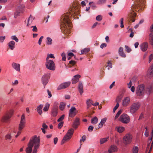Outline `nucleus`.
<instances>
[{
  "mask_svg": "<svg viewBox=\"0 0 153 153\" xmlns=\"http://www.w3.org/2000/svg\"><path fill=\"white\" fill-rule=\"evenodd\" d=\"M40 144V139L39 137L34 135L30 139L28 144V147L26 148V153H31L32 150V148L34 146L33 153H36L37 149H39Z\"/></svg>",
  "mask_w": 153,
  "mask_h": 153,
  "instance_id": "obj_1",
  "label": "nucleus"
},
{
  "mask_svg": "<svg viewBox=\"0 0 153 153\" xmlns=\"http://www.w3.org/2000/svg\"><path fill=\"white\" fill-rule=\"evenodd\" d=\"M137 4L135 6H131L132 12L129 15L130 20L132 22L135 21L134 18L136 16V14L134 12L136 11L137 8L141 7V9L142 10L145 5V0H135Z\"/></svg>",
  "mask_w": 153,
  "mask_h": 153,
  "instance_id": "obj_2",
  "label": "nucleus"
},
{
  "mask_svg": "<svg viewBox=\"0 0 153 153\" xmlns=\"http://www.w3.org/2000/svg\"><path fill=\"white\" fill-rule=\"evenodd\" d=\"M71 14L67 13L64 14L61 17V20L63 23V27H64L65 30L67 28V25L69 27H71L72 26V23L71 21Z\"/></svg>",
  "mask_w": 153,
  "mask_h": 153,
  "instance_id": "obj_3",
  "label": "nucleus"
},
{
  "mask_svg": "<svg viewBox=\"0 0 153 153\" xmlns=\"http://www.w3.org/2000/svg\"><path fill=\"white\" fill-rule=\"evenodd\" d=\"M26 123V121L24 114H23L21 117V120L19 125L18 131L17 134L15 136L17 138L21 133L22 130L25 127Z\"/></svg>",
  "mask_w": 153,
  "mask_h": 153,
  "instance_id": "obj_4",
  "label": "nucleus"
},
{
  "mask_svg": "<svg viewBox=\"0 0 153 153\" xmlns=\"http://www.w3.org/2000/svg\"><path fill=\"white\" fill-rule=\"evenodd\" d=\"M74 132V129L71 128L69 129L65 136L61 142V144H63L65 142L70 140Z\"/></svg>",
  "mask_w": 153,
  "mask_h": 153,
  "instance_id": "obj_5",
  "label": "nucleus"
},
{
  "mask_svg": "<svg viewBox=\"0 0 153 153\" xmlns=\"http://www.w3.org/2000/svg\"><path fill=\"white\" fill-rule=\"evenodd\" d=\"M13 113L12 110L7 111L2 117L1 121L4 122H7L10 121Z\"/></svg>",
  "mask_w": 153,
  "mask_h": 153,
  "instance_id": "obj_6",
  "label": "nucleus"
},
{
  "mask_svg": "<svg viewBox=\"0 0 153 153\" xmlns=\"http://www.w3.org/2000/svg\"><path fill=\"white\" fill-rule=\"evenodd\" d=\"M49 57L46 58V61L45 63L46 67L48 69L54 71L55 69V65L53 60L48 59Z\"/></svg>",
  "mask_w": 153,
  "mask_h": 153,
  "instance_id": "obj_7",
  "label": "nucleus"
},
{
  "mask_svg": "<svg viewBox=\"0 0 153 153\" xmlns=\"http://www.w3.org/2000/svg\"><path fill=\"white\" fill-rule=\"evenodd\" d=\"M140 105V104L139 102L133 103L130 108V112L131 114L135 113L139 109Z\"/></svg>",
  "mask_w": 153,
  "mask_h": 153,
  "instance_id": "obj_8",
  "label": "nucleus"
},
{
  "mask_svg": "<svg viewBox=\"0 0 153 153\" xmlns=\"http://www.w3.org/2000/svg\"><path fill=\"white\" fill-rule=\"evenodd\" d=\"M132 139V135L130 134H127L123 137V142L125 145L129 144L131 142Z\"/></svg>",
  "mask_w": 153,
  "mask_h": 153,
  "instance_id": "obj_9",
  "label": "nucleus"
},
{
  "mask_svg": "<svg viewBox=\"0 0 153 153\" xmlns=\"http://www.w3.org/2000/svg\"><path fill=\"white\" fill-rule=\"evenodd\" d=\"M119 120L123 123L127 124L130 122V118L127 114H123L120 116Z\"/></svg>",
  "mask_w": 153,
  "mask_h": 153,
  "instance_id": "obj_10",
  "label": "nucleus"
},
{
  "mask_svg": "<svg viewBox=\"0 0 153 153\" xmlns=\"http://www.w3.org/2000/svg\"><path fill=\"white\" fill-rule=\"evenodd\" d=\"M144 91V87L143 85H139L137 88L136 92L137 96H141L143 95Z\"/></svg>",
  "mask_w": 153,
  "mask_h": 153,
  "instance_id": "obj_11",
  "label": "nucleus"
},
{
  "mask_svg": "<svg viewBox=\"0 0 153 153\" xmlns=\"http://www.w3.org/2000/svg\"><path fill=\"white\" fill-rule=\"evenodd\" d=\"M50 73L45 74L43 76L42 78V82L44 86V88H45V85L47 84L48 82V79L50 78Z\"/></svg>",
  "mask_w": 153,
  "mask_h": 153,
  "instance_id": "obj_12",
  "label": "nucleus"
},
{
  "mask_svg": "<svg viewBox=\"0 0 153 153\" xmlns=\"http://www.w3.org/2000/svg\"><path fill=\"white\" fill-rule=\"evenodd\" d=\"M77 111L74 107H72L69 111V116L71 117H74L76 114Z\"/></svg>",
  "mask_w": 153,
  "mask_h": 153,
  "instance_id": "obj_13",
  "label": "nucleus"
},
{
  "mask_svg": "<svg viewBox=\"0 0 153 153\" xmlns=\"http://www.w3.org/2000/svg\"><path fill=\"white\" fill-rule=\"evenodd\" d=\"M70 82H65L60 84L57 88L58 90L62 89H64L68 87L70 84Z\"/></svg>",
  "mask_w": 153,
  "mask_h": 153,
  "instance_id": "obj_14",
  "label": "nucleus"
},
{
  "mask_svg": "<svg viewBox=\"0 0 153 153\" xmlns=\"http://www.w3.org/2000/svg\"><path fill=\"white\" fill-rule=\"evenodd\" d=\"M130 99L129 97H126L124 98L123 100L122 105L124 107L128 106L130 103Z\"/></svg>",
  "mask_w": 153,
  "mask_h": 153,
  "instance_id": "obj_15",
  "label": "nucleus"
},
{
  "mask_svg": "<svg viewBox=\"0 0 153 153\" xmlns=\"http://www.w3.org/2000/svg\"><path fill=\"white\" fill-rule=\"evenodd\" d=\"M58 113V107L56 106H53L51 110V115L53 117H56Z\"/></svg>",
  "mask_w": 153,
  "mask_h": 153,
  "instance_id": "obj_16",
  "label": "nucleus"
},
{
  "mask_svg": "<svg viewBox=\"0 0 153 153\" xmlns=\"http://www.w3.org/2000/svg\"><path fill=\"white\" fill-rule=\"evenodd\" d=\"M81 77V76L79 74H77L74 76L73 79L72 80V82L73 84H75L78 82L79 80V78Z\"/></svg>",
  "mask_w": 153,
  "mask_h": 153,
  "instance_id": "obj_17",
  "label": "nucleus"
},
{
  "mask_svg": "<svg viewBox=\"0 0 153 153\" xmlns=\"http://www.w3.org/2000/svg\"><path fill=\"white\" fill-rule=\"evenodd\" d=\"M80 123L79 119L78 118H76L73 124L72 127L75 129H76L80 124Z\"/></svg>",
  "mask_w": 153,
  "mask_h": 153,
  "instance_id": "obj_18",
  "label": "nucleus"
},
{
  "mask_svg": "<svg viewBox=\"0 0 153 153\" xmlns=\"http://www.w3.org/2000/svg\"><path fill=\"white\" fill-rule=\"evenodd\" d=\"M147 75L149 77H152L153 76V64L148 70Z\"/></svg>",
  "mask_w": 153,
  "mask_h": 153,
  "instance_id": "obj_19",
  "label": "nucleus"
},
{
  "mask_svg": "<svg viewBox=\"0 0 153 153\" xmlns=\"http://www.w3.org/2000/svg\"><path fill=\"white\" fill-rule=\"evenodd\" d=\"M148 44L147 42H144L140 45L141 49L143 51H145L148 48Z\"/></svg>",
  "mask_w": 153,
  "mask_h": 153,
  "instance_id": "obj_20",
  "label": "nucleus"
},
{
  "mask_svg": "<svg viewBox=\"0 0 153 153\" xmlns=\"http://www.w3.org/2000/svg\"><path fill=\"white\" fill-rule=\"evenodd\" d=\"M117 147L114 145H112L108 149V152L109 153H111L113 152H115L117 151Z\"/></svg>",
  "mask_w": 153,
  "mask_h": 153,
  "instance_id": "obj_21",
  "label": "nucleus"
},
{
  "mask_svg": "<svg viewBox=\"0 0 153 153\" xmlns=\"http://www.w3.org/2000/svg\"><path fill=\"white\" fill-rule=\"evenodd\" d=\"M115 129L118 132L120 133L124 131L125 129V128L123 126H118L116 127Z\"/></svg>",
  "mask_w": 153,
  "mask_h": 153,
  "instance_id": "obj_22",
  "label": "nucleus"
},
{
  "mask_svg": "<svg viewBox=\"0 0 153 153\" xmlns=\"http://www.w3.org/2000/svg\"><path fill=\"white\" fill-rule=\"evenodd\" d=\"M123 48L122 47H120L118 51L119 54L122 57H126V55L123 52Z\"/></svg>",
  "mask_w": 153,
  "mask_h": 153,
  "instance_id": "obj_23",
  "label": "nucleus"
},
{
  "mask_svg": "<svg viewBox=\"0 0 153 153\" xmlns=\"http://www.w3.org/2000/svg\"><path fill=\"white\" fill-rule=\"evenodd\" d=\"M12 66L16 71H19L20 70V65L19 64L13 62L12 64Z\"/></svg>",
  "mask_w": 153,
  "mask_h": 153,
  "instance_id": "obj_24",
  "label": "nucleus"
},
{
  "mask_svg": "<svg viewBox=\"0 0 153 153\" xmlns=\"http://www.w3.org/2000/svg\"><path fill=\"white\" fill-rule=\"evenodd\" d=\"M78 89L81 95H82L83 92V86L82 82H79L78 87Z\"/></svg>",
  "mask_w": 153,
  "mask_h": 153,
  "instance_id": "obj_25",
  "label": "nucleus"
},
{
  "mask_svg": "<svg viewBox=\"0 0 153 153\" xmlns=\"http://www.w3.org/2000/svg\"><path fill=\"white\" fill-rule=\"evenodd\" d=\"M93 101L91 99H89L87 100L86 101V104L87 105V109H89L92 105Z\"/></svg>",
  "mask_w": 153,
  "mask_h": 153,
  "instance_id": "obj_26",
  "label": "nucleus"
},
{
  "mask_svg": "<svg viewBox=\"0 0 153 153\" xmlns=\"http://www.w3.org/2000/svg\"><path fill=\"white\" fill-rule=\"evenodd\" d=\"M15 44V42L13 41H11L8 43V45L10 49L13 50L14 49Z\"/></svg>",
  "mask_w": 153,
  "mask_h": 153,
  "instance_id": "obj_27",
  "label": "nucleus"
},
{
  "mask_svg": "<svg viewBox=\"0 0 153 153\" xmlns=\"http://www.w3.org/2000/svg\"><path fill=\"white\" fill-rule=\"evenodd\" d=\"M149 41L150 44L153 46V33H151L149 34Z\"/></svg>",
  "mask_w": 153,
  "mask_h": 153,
  "instance_id": "obj_28",
  "label": "nucleus"
},
{
  "mask_svg": "<svg viewBox=\"0 0 153 153\" xmlns=\"http://www.w3.org/2000/svg\"><path fill=\"white\" fill-rule=\"evenodd\" d=\"M90 51V49L89 48H85L84 49H82L81 51V53L80 54H86L88 52Z\"/></svg>",
  "mask_w": 153,
  "mask_h": 153,
  "instance_id": "obj_29",
  "label": "nucleus"
},
{
  "mask_svg": "<svg viewBox=\"0 0 153 153\" xmlns=\"http://www.w3.org/2000/svg\"><path fill=\"white\" fill-rule=\"evenodd\" d=\"M106 118H104L102 119L100 123L98 125L99 128H101L102 126L106 122Z\"/></svg>",
  "mask_w": 153,
  "mask_h": 153,
  "instance_id": "obj_30",
  "label": "nucleus"
},
{
  "mask_svg": "<svg viewBox=\"0 0 153 153\" xmlns=\"http://www.w3.org/2000/svg\"><path fill=\"white\" fill-rule=\"evenodd\" d=\"M43 105H40L37 108V110L38 113L40 115H41L42 114V108Z\"/></svg>",
  "mask_w": 153,
  "mask_h": 153,
  "instance_id": "obj_31",
  "label": "nucleus"
},
{
  "mask_svg": "<svg viewBox=\"0 0 153 153\" xmlns=\"http://www.w3.org/2000/svg\"><path fill=\"white\" fill-rule=\"evenodd\" d=\"M66 105V104L64 102H61L60 104L59 108L61 111H63Z\"/></svg>",
  "mask_w": 153,
  "mask_h": 153,
  "instance_id": "obj_32",
  "label": "nucleus"
},
{
  "mask_svg": "<svg viewBox=\"0 0 153 153\" xmlns=\"http://www.w3.org/2000/svg\"><path fill=\"white\" fill-rule=\"evenodd\" d=\"M34 18L30 15L29 18L28 19V23H27V25L29 26L32 22L34 20Z\"/></svg>",
  "mask_w": 153,
  "mask_h": 153,
  "instance_id": "obj_33",
  "label": "nucleus"
},
{
  "mask_svg": "<svg viewBox=\"0 0 153 153\" xmlns=\"http://www.w3.org/2000/svg\"><path fill=\"white\" fill-rule=\"evenodd\" d=\"M12 137L11 134L10 133H8L5 135L4 138L5 140L8 141H10L11 140Z\"/></svg>",
  "mask_w": 153,
  "mask_h": 153,
  "instance_id": "obj_34",
  "label": "nucleus"
},
{
  "mask_svg": "<svg viewBox=\"0 0 153 153\" xmlns=\"http://www.w3.org/2000/svg\"><path fill=\"white\" fill-rule=\"evenodd\" d=\"M98 119L96 117H95L91 119V122L93 124H95L98 122Z\"/></svg>",
  "mask_w": 153,
  "mask_h": 153,
  "instance_id": "obj_35",
  "label": "nucleus"
},
{
  "mask_svg": "<svg viewBox=\"0 0 153 153\" xmlns=\"http://www.w3.org/2000/svg\"><path fill=\"white\" fill-rule=\"evenodd\" d=\"M46 44L48 45H50L52 44V40L49 37H47L46 38Z\"/></svg>",
  "mask_w": 153,
  "mask_h": 153,
  "instance_id": "obj_36",
  "label": "nucleus"
},
{
  "mask_svg": "<svg viewBox=\"0 0 153 153\" xmlns=\"http://www.w3.org/2000/svg\"><path fill=\"white\" fill-rule=\"evenodd\" d=\"M108 139V137L104 138H101L100 140V144H102L104 143L107 141Z\"/></svg>",
  "mask_w": 153,
  "mask_h": 153,
  "instance_id": "obj_37",
  "label": "nucleus"
},
{
  "mask_svg": "<svg viewBox=\"0 0 153 153\" xmlns=\"http://www.w3.org/2000/svg\"><path fill=\"white\" fill-rule=\"evenodd\" d=\"M49 106L50 105L49 104L46 103L45 104V105L44 107V108L43 109V111H48L49 107Z\"/></svg>",
  "mask_w": 153,
  "mask_h": 153,
  "instance_id": "obj_38",
  "label": "nucleus"
},
{
  "mask_svg": "<svg viewBox=\"0 0 153 153\" xmlns=\"http://www.w3.org/2000/svg\"><path fill=\"white\" fill-rule=\"evenodd\" d=\"M122 111H123V110H121V109H120L117 112V114H116V116L115 117V119H116L119 116V115L122 113Z\"/></svg>",
  "mask_w": 153,
  "mask_h": 153,
  "instance_id": "obj_39",
  "label": "nucleus"
},
{
  "mask_svg": "<svg viewBox=\"0 0 153 153\" xmlns=\"http://www.w3.org/2000/svg\"><path fill=\"white\" fill-rule=\"evenodd\" d=\"M125 51L127 53H129L131 51V49L128 46L125 45Z\"/></svg>",
  "mask_w": 153,
  "mask_h": 153,
  "instance_id": "obj_40",
  "label": "nucleus"
},
{
  "mask_svg": "<svg viewBox=\"0 0 153 153\" xmlns=\"http://www.w3.org/2000/svg\"><path fill=\"white\" fill-rule=\"evenodd\" d=\"M138 147L136 146L133 149V153H138Z\"/></svg>",
  "mask_w": 153,
  "mask_h": 153,
  "instance_id": "obj_41",
  "label": "nucleus"
},
{
  "mask_svg": "<svg viewBox=\"0 0 153 153\" xmlns=\"http://www.w3.org/2000/svg\"><path fill=\"white\" fill-rule=\"evenodd\" d=\"M152 88L151 87H148L146 89V92L148 94H150L152 91Z\"/></svg>",
  "mask_w": 153,
  "mask_h": 153,
  "instance_id": "obj_42",
  "label": "nucleus"
},
{
  "mask_svg": "<svg viewBox=\"0 0 153 153\" xmlns=\"http://www.w3.org/2000/svg\"><path fill=\"white\" fill-rule=\"evenodd\" d=\"M86 137L85 135H84L82 136V138L80 140V144L82 143V141L83 142L86 140Z\"/></svg>",
  "mask_w": 153,
  "mask_h": 153,
  "instance_id": "obj_43",
  "label": "nucleus"
},
{
  "mask_svg": "<svg viewBox=\"0 0 153 153\" xmlns=\"http://www.w3.org/2000/svg\"><path fill=\"white\" fill-rule=\"evenodd\" d=\"M11 38L12 39L14 40L16 42H18L19 41L18 39L17 38L16 36H13L11 37Z\"/></svg>",
  "mask_w": 153,
  "mask_h": 153,
  "instance_id": "obj_44",
  "label": "nucleus"
},
{
  "mask_svg": "<svg viewBox=\"0 0 153 153\" xmlns=\"http://www.w3.org/2000/svg\"><path fill=\"white\" fill-rule=\"evenodd\" d=\"M65 117V115H62L57 120L58 122H62V121L64 119Z\"/></svg>",
  "mask_w": 153,
  "mask_h": 153,
  "instance_id": "obj_45",
  "label": "nucleus"
},
{
  "mask_svg": "<svg viewBox=\"0 0 153 153\" xmlns=\"http://www.w3.org/2000/svg\"><path fill=\"white\" fill-rule=\"evenodd\" d=\"M102 19V17L100 15H99L96 17V20L98 21H100Z\"/></svg>",
  "mask_w": 153,
  "mask_h": 153,
  "instance_id": "obj_46",
  "label": "nucleus"
},
{
  "mask_svg": "<svg viewBox=\"0 0 153 153\" xmlns=\"http://www.w3.org/2000/svg\"><path fill=\"white\" fill-rule=\"evenodd\" d=\"M20 13L19 12L16 11L14 14V18L15 19L18 16H19Z\"/></svg>",
  "mask_w": 153,
  "mask_h": 153,
  "instance_id": "obj_47",
  "label": "nucleus"
},
{
  "mask_svg": "<svg viewBox=\"0 0 153 153\" xmlns=\"http://www.w3.org/2000/svg\"><path fill=\"white\" fill-rule=\"evenodd\" d=\"M119 106V103H117L115 106L114 108L113 112V113H115V111L117 109Z\"/></svg>",
  "mask_w": 153,
  "mask_h": 153,
  "instance_id": "obj_48",
  "label": "nucleus"
},
{
  "mask_svg": "<svg viewBox=\"0 0 153 153\" xmlns=\"http://www.w3.org/2000/svg\"><path fill=\"white\" fill-rule=\"evenodd\" d=\"M61 56L62 57V60L63 61H65L66 59L65 54L64 53H63L61 54Z\"/></svg>",
  "mask_w": 153,
  "mask_h": 153,
  "instance_id": "obj_49",
  "label": "nucleus"
},
{
  "mask_svg": "<svg viewBox=\"0 0 153 153\" xmlns=\"http://www.w3.org/2000/svg\"><path fill=\"white\" fill-rule=\"evenodd\" d=\"M122 97L121 96H118L117 97L116 99V102L117 103H118L121 101Z\"/></svg>",
  "mask_w": 153,
  "mask_h": 153,
  "instance_id": "obj_50",
  "label": "nucleus"
},
{
  "mask_svg": "<svg viewBox=\"0 0 153 153\" xmlns=\"http://www.w3.org/2000/svg\"><path fill=\"white\" fill-rule=\"evenodd\" d=\"M63 122H60L58 126V128L59 129H60L63 126Z\"/></svg>",
  "mask_w": 153,
  "mask_h": 153,
  "instance_id": "obj_51",
  "label": "nucleus"
},
{
  "mask_svg": "<svg viewBox=\"0 0 153 153\" xmlns=\"http://www.w3.org/2000/svg\"><path fill=\"white\" fill-rule=\"evenodd\" d=\"M120 27L121 28H123L124 27V26L123 25V18H121L120 20Z\"/></svg>",
  "mask_w": 153,
  "mask_h": 153,
  "instance_id": "obj_52",
  "label": "nucleus"
},
{
  "mask_svg": "<svg viewBox=\"0 0 153 153\" xmlns=\"http://www.w3.org/2000/svg\"><path fill=\"white\" fill-rule=\"evenodd\" d=\"M5 39V36H0V42H3L4 39Z\"/></svg>",
  "mask_w": 153,
  "mask_h": 153,
  "instance_id": "obj_53",
  "label": "nucleus"
},
{
  "mask_svg": "<svg viewBox=\"0 0 153 153\" xmlns=\"http://www.w3.org/2000/svg\"><path fill=\"white\" fill-rule=\"evenodd\" d=\"M76 63V62L75 61L71 60L69 62V64L71 65H72L73 66Z\"/></svg>",
  "mask_w": 153,
  "mask_h": 153,
  "instance_id": "obj_54",
  "label": "nucleus"
},
{
  "mask_svg": "<svg viewBox=\"0 0 153 153\" xmlns=\"http://www.w3.org/2000/svg\"><path fill=\"white\" fill-rule=\"evenodd\" d=\"M153 59V54H151L149 57V63Z\"/></svg>",
  "mask_w": 153,
  "mask_h": 153,
  "instance_id": "obj_55",
  "label": "nucleus"
},
{
  "mask_svg": "<svg viewBox=\"0 0 153 153\" xmlns=\"http://www.w3.org/2000/svg\"><path fill=\"white\" fill-rule=\"evenodd\" d=\"M106 0H99L98 2V4H102L106 2Z\"/></svg>",
  "mask_w": 153,
  "mask_h": 153,
  "instance_id": "obj_56",
  "label": "nucleus"
},
{
  "mask_svg": "<svg viewBox=\"0 0 153 153\" xmlns=\"http://www.w3.org/2000/svg\"><path fill=\"white\" fill-rule=\"evenodd\" d=\"M43 38H44V37L43 36H42L39 38V41H38V44L39 45H41V42L42 41V40L43 39Z\"/></svg>",
  "mask_w": 153,
  "mask_h": 153,
  "instance_id": "obj_57",
  "label": "nucleus"
},
{
  "mask_svg": "<svg viewBox=\"0 0 153 153\" xmlns=\"http://www.w3.org/2000/svg\"><path fill=\"white\" fill-rule=\"evenodd\" d=\"M94 128V127L92 126H90L88 128V129L89 131H92Z\"/></svg>",
  "mask_w": 153,
  "mask_h": 153,
  "instance_id": "obj_58",
  "label": "nucleus"
},
{
  "mask_svg": "<svg viewBox=\"0 0 153 153\" xmlns=\"http://www.w3.org/2000/svg\"><path fill=\"white\" fill-rule=\"evenodd\" d=\"M107 66H109L110 68H112V65L111 62V61H108V62H107Z\"/></svg>",
  "mask_w": 153,
  "mask_h": 153,
  "instance_id": "obj_59",
  "label": "nucleus"
},
{
  "mask_svg": "<svg viewBox=\"0 0 153 153\" xmlns=\"http://www.w3.org/2000/svg\"><path fill=\"white\" fill-rule=\"evenodd\" d=\"M33 27V28L32 29V30L33 32H37V29L36 26H32L31 27Z\"/></svg>",
  "mask_w": 153,
  "mask_h": 153,
  "instance_id": "obj_60",
  "label": "nucleus"
},
{
  "mask_svg": "<svg viewBox=\"0 0 153 153\" xmlns=\"http://www.w3.org/2000/svg\"><path fill=\"white\" fill-rule=\"evenodd\" d=\"M107 46L106 44L105 43H103L101 45L100 47L101 48H104L105 47Z\"/></svg>",
  "mask_w": 153,
  "mask_h": 153,
  "instance_id": "obj_61",
  "label": "nucleus"
},
{
  "mask_svg": "<svg viewBox=\"0 0 153 153\" xmlns=\"http://www.w3.org/2000/svg\"><path fill=\"white\" fill-rule=\"evenodd\" d=\"M42 127V128H43L44 129H47L48 127V126L44 123L43 124Z\"/></svg>",
  "mask_w": 153,
  "mask_h": 153,
  "instance_id": "obj_62",
  "label": "nucleus"
},
{
  "mask_svg": "<svg viewBox=\"0 0 153 153\" xmlns=\"http://www.w3.org/2000/svg\"><path fill=\"white\" fill-rule=\"evenodd\" d=\"M18 83V81L17 80H16L14 81V82H12V85H17Z\"/></svg>",
  "mask_w": 153,
  "mask_h": 153,
  "instance_id": "obj_63",
  "label": "nucleus"
},
{
  "mask_svg": "<svg viewBox=\"0 0 153 153\" xmlns=\"http://www.w3.org/2000/svg\"><path fill=\"white\" fill-rule=\"evenodd\" d=\"M47 91L48 92V95L49 96L48 97L50 98L51 97H52V94H51V92L48 89L47 90Z\"/></svg>",
  "mask_w": 153,
  "mask_h": 153,
  "instance_id": "obj_64",
  "label": "nucleus"
}]
</instances>
